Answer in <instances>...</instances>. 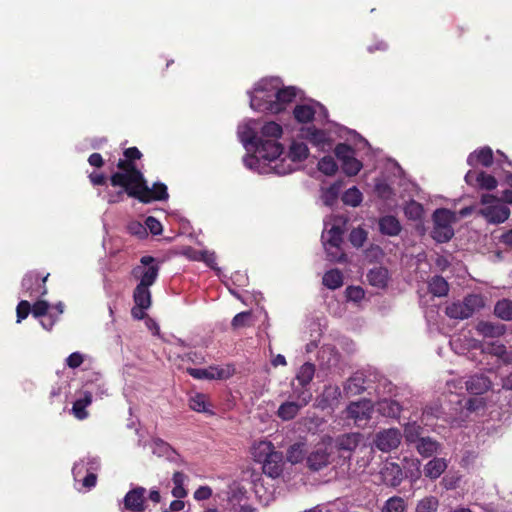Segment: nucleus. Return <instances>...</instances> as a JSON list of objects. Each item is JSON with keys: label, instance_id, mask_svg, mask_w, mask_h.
<instances>
[{"label": "nucleus", "instance_id": "3c124183", "mask_svg": "<svg viewBox=\"0 0 512 512\" xmlns=\"http://www.w3.org/2000/svg\"><path fill=\"white\" fill-rule=\"evenodd\" d=\"M342 171L347 176H355L357 175L360 170L362 169L363 165L361 161L355 158V156L351 157L350 159H347L343 163H341Z\"/></svg>", "mask_w": 512, "mask_h": 512}, {"label": "nucleus", "instance_id": "39448f33", "mask_svg": "<svg viewBox=\"0 0 512 512\" xmlns=\"http://www.w3.org/2000/svg\"><path fill=\"white\" fill-rule=\"evenodd\" d=\"M159 271L160 266L154 257L142 256L140 264L132 268L131 276L139 280L140 285L152 286L158 278Z\"/></svg>", "mask_w": 512, "mask_h": 512}, {"label": "nucleus", "instance_id": "ddd939ff", "mask_svg": "<svg viewBox=\"0 0 512 512\" xmlns=\"http://www.w3.org/2000/svg\"><path fill=\"white\" fill-rule=\"evenodd\" d=\"M297 92L295 87L289 86L284 88H279L275 85L274 91V103L269 104L270 113L278 114L285 110L286 105L292 103L296 98Z\"/></svg>", "mask_w": 512, "mask_h": 512}, {"label": "nucleus", "instance_id": "338daca9", "mask_svg": "<svg viewBox=\"0 0 512 512\" xmlns=\"http://www.w3.org/2000/svg\"><path fill=\"white\" fill-rule=\"evenodd\" d=\"M84 361V357L79 352H73L66 359V364L69 368L76 369L81 366Z\"/></svg>", "mask_w": 512, "mask_h": 512}, {"label": "nucleus", "instance_id": "774afa93", "mask_svg": "<svg viewBox=\"0 0 512 512\" xmlns=\"http://www.w3.org/2000/svg\"><path fill=\"white\" fill-rule=\"evenodd\" d=\"M124 158L135 163L136 160H140L143 156L142 152L137 147H129L123 151Z\"/></svg>", "mask_w": 512, "mask_h": 512}, {"label": "nucleus", "instance_id": "79ce46f5", "mask_svg": "<svg viewBox=\"0 0 512 512\" xmlns=\"http://www.w3.org/2000/svg\"><path fill=\"white\" fill-rule=\"evenodd\" d=\"M432 238L438 243H446L454 236L452 226H433Z\"/></svg>", "mask_w": 512, "mask_h": 512}, {"label": "nucleus", "instance_id": "603ef678", "mask_svg": "<svg viewBox=\"0 0 512 512\" xmlns=\"http://www.w3.org/2000/svg\"><path fill=\"white\" fill-rule=\"evenodd\" d=\"M439 501L434 496H428L421 499L417 506L416 512H435L438 508Z\"/></svg>", "mask_w": 512, "mask_h": 512}, {"label": "nucleus", "instance_id": "c03bdc74", "mask_svg": "<svg viewBox=\"0 0 512 512\" xmlns=\"http://www.w3.org/2000/svg\"><path fill=\"white\" fill-rule=\"evenodd\" d=\"M286 457L292 464L302 462L305 457V444L298 442L291 445L287 450Z\"/></svg>", "mask_w": 512, "mask_h": 512}, {"label": "nucleus", "instance_id": "37998d69", "mask_svg": "<svg viewBox=\"0 0 512 512\" xmlns=\"http://www.w3.org/2000/svg\"><path fill=\"white\" fill-rule=\"evenodd\" d=\"M423 428L417 422L407 423L404 427V437L408 443H416L422 438Z\"/></svg>", "mask_w": 512, "mask_h": 512}, {"label": "nucleus", "instance_id": "5701e85b", "mask_svg": "<svg viewBox=\"0 0 512 512\" xmlns=\"http://www.w3.org/2000/svg\"><path fill=\"white\" fill-rule=\"evenodd\" d=\"M476 331L484 337L495 338L502 336L506 332V326L490 321H480L476 325Z\"/></svg>", "mask_w": 512, "mask_h": 512}, {"label": "nucleus", "instance_id": "2f4dec72", "mask_svg": "<svg viewBox=\"0 0 512 512\" xmlns=\"http://www.w3.org/2000/svg\"><path fill=\"white\" fill-rule=\"evenodd\" d=\"M415 444L419 454L426 458L434 455L439 447V443L430 437H422Z\"/></svg>", "mask_w": 512, "mask_h": 512}, {"label": "nucleus", "instance_id": "f03ea898", "mask_svg": "<svg viewBox=\"0 0 512 512\" xmlns=\"http://www.w3.org/2000/svg\"><path fill=\"white\" fill-rule=\"evenodd\" d=\"M244 141L255 147V155L248 156L244 159L246 166L252 167L258 159L268 161L276 160L283 152V146L275 139H262L258 137V133L248 129Z\"/></svg>", "mask_w": 512, "mask_h": 512}, {"label": "nucleus", "instance_id": "0eeeda50", "mask_svg": "<svg viewBox=\"0 0 512 512\" xmlns=\"http://www.w3.org/2000/svg\"><path fill=\"white\" fill-rule=\"evenodd\" d=\"M343 233L340 226L333 225L326 234L322 235L323 244L330 260L341 261L345 256L340 253Z\"/></svg>", "mask_w": 512, "mask_h": 512}, {"label": "nucleus", "instance_id": "ea45409f", "mask_svg": "<svg viewBox=\"0 0 512 512\" xmlns=\"http://www.w3.org/2000/svg\"><path fill=\"white\" fill-rule=\"evenodd\" d=\"M152 450L153 453L157 456L166 457L168 459L172 458V456L176 454L174 448L169 443L160 438L153 440Z\"/></svg>", "mask_w": 512, "mask_h": 512}, {"label": "nucleus", "instance_id": "13d9d810", "mask_svg": "<svg viewBox=\"0 0 512 512\" xmlns=\"http://www.w3.org/2000/svg\"><path fill=\"white\" fill-rule=\"evenodd\" d=\"M189 406L196 412H206V396L204 394H196L190 398Z\"/></svg>", "mask_w": 512, "mask_h": 512}, {"label": "nucleus", "instance_id": "052dcab7", "mask_svg": "<svg viewBox=\"0 0 512 512\" xmlns=\"http://www.w3.org/2000/svg\"><path fill=\"white\" fill-rule=\"evenodd\" d=\"M250 318H251L250 311L240 312L234 316V318L232 319L231 325L235 329L249 326Z\"/></svg>", "mask_w": 512, "mask_h": 512}, {"label": "nucleus", "instance_id": "a211bd4d", "mask_svg": "<svg viewBox=\"0 0 512 512\" xmlns=\"http://www.w3.org/2000/svg\"><path fill=\"white\" fill-rule=\"evenodd\" d=\"M493 159L492 149L485 146L470 153L467 158V164L471 167H476L477 165L490 167L493 164Z\"/></svg>", "mask_w": 512, "mask_h": 512}, {"label": "nucleus", "instance_id": "f8f14e48", "mask_svg": "<svg viewBox=\"0 0 512 512\" xmlns=\"http://www.w3.org/2000/svg\"><path fill=\"white\" fill-rule=\"evenodd\" d=\"M402 435L397 428L379 431L374 439V445L382 452H390L396 449L401 442Z\"/></svg>", "mask_w": 512, "mask_h": 512}, {"label": "nucleus", "instance_id": "b1692460", "mask_svg": "<svg viewBox=\"0 0 512 512\" xmlns=\"http://www.w3.org/2000/svg\"><path fill=\"white\" fill-rule=\"evenodd\" d=\"M378 224L380 232L387 236H397L402 229L399 220L392 215L381 217Z\"/></svg>", "mask_w": 512, "mask_h": 512}, {"label": "nucleus", "instance_id": "4468645a", "mask_svg": "<svg viewBox=\"0 0 512 512\" xmlns=\"http://www.w3.org/2000/svg\"><path fill=\"white\" fill-rule=\"evenodd\" d=\"M478 214L491 224L504 223L510 216V209L500 202L479 209Z\"/></svg>", "mask_w": 512, "mask_h": 512}, {"label": "nucleus", "instance_id": "6e6d98bb", "mask_svg": "<svg viewBox=\"0 0 512 512\" xmlns=\"http://www.w3.org/2000/svg\"><path fill=\"white\" fill-rule=\"evenodd\" d=\"M479 176H480V180H479L477 188L491 191L497 187L498 182L494 176L487 174L484 171H480Z\"/></svg>", "mask_w": 512, "mask_h": 512}, {"label": "nucleus", "instance_id": "6ab92c4d", "mask_svg": "<svg viewBox=\"0 0 512 512\" xmlns=\"http://www.w3.org/2000/svg\"><path fill=\"white\" fill-rule=\"evenodd\" d=\"M361 439L362 435L360 433L342 434L335 439V447L339 452H347L350 454L357 448Z\"/></svg>", "mask_w": 512, "mask_h": 512}, {"label": "nucleus", "instance_id": "72a5a7b5", "mask_svg": "<svg viewBox=\"0 0 512 512\" xmlns=\"http://www.w3.org/2000/svg\"><path fill=\"white\" fill-rule=\"evenodd\" d=\"M428 289L434 296L444 297L449 292V284L442 276L436 275L429 281Z\"/></svg>", "mask_w": 512, "mask_h": 512}, {"label": "nucleus", "instance_id": "dca6fc26", "mask_svg": "<svg viewBox=\"0 0 512 512\" xmlns=\"http://www.w3.org/2000/svg\"><path fill=\"white\" fill-rule=\"evenodd\" d=\"M144 487L138 486L127 492L124 497V507L131 512H143L145 510Z\"/></svg>", "mask_w": 512, "mask_h": 512}, {"label": "nucleus", "instance_id": "20e7f679", "mask_svg": "<svg viewBox=\"0 0 512 512\" xmlns=\"http://www.w3.org/2000/svg\"><path fill=\"white\" fill-rule=\"evenodd\" d=\"M484 307V300L481 295L469 294L463 301L453 302L446 307V315L453 319H467L476 311Z\"/></svg>", "mask_w": 512, "mask_h": 512}, {"label": "nucleus", "instance_id": "c756f323", "mask_svg": "<svg viewBox=\"0 0 512 512\" xmlns=\"http://www.w3.org/2000/svg\"><path fill=\"white\" fill-rule=\"evenodd\" d=\"M447 463L443 458H434L424 467V475L430 479H437L446 470Z\"/></svg>", "mask_w": 512, "mask_h": 512}, {"label": "nucleus", "instance_id": "2eb2a0df", "mask_svg": "<svg viewBox=\"0 0 512 512\" xmlns=\"http://www.w3.org/2000/svg\"><path fill=\"white\" fill-rule=\"evenodd\" d=\"M383 483L390 487H397L404 479L402 468L395 462H386L380 471Z\"/></svg>", "mask_w": 512, "mask_h": 512}, {"label": "nucleus", "instance_id": "bb28decb", "mask_svg": "<svg viewBox=\"0 0 512 512\" xmlns=\"http://www.w3.org/2000/svg\"><path fill=\"white\" fill-rule=\"evenodd\" d=\"M302 134L311 144L322 149L326 144H328L327 133L322 129L308 127L307 129L302 130Z\"/></svg>", "mask_w": 512, "mask_h": 512}, {"label": "nucleus", "instance_id": "c85d7f7f", "mask_svg": "<svg viewBox=\"0 0 512 512\" xmlns=\"http://www.w3.org/2000/svg\"><path fill=\"white\" fill-rule=\"evenodd\" d=\"M389 272L385 267L379 266L371 269L367 274V280L370 285L383 288L387 285Z\"/></svg>", "mask_w": 512, "mask_h": 512}, {"label": "nucleus", "instance_id": "4c0bfd02", "mask_svg": "<svg viewBox=\"0 0 512 512\" xmlns=\"http://www.w3.org/2000/svg\"><path fill=\"white\" fill-rule=\"evenodd\" d=\"M308 155L309 149L305 143L294 141L291 144L288 156L293 162H301L305 160Z\"/></svg>", "mask_w": 512, "mask_h": 512}, {"label": "nucleus", "instance_id": "de8ad7c7", "mask_svg": "<svg viewBox=\"0 0 512 512\" xmlns=\"http://www.w3.org/2000/svg\"><path fill=\"white\" fill-rule=\"evenodd\" d=\"M406 504L399 496L390 497L382 507V512H405Z\"/></svg>", "mask_w": 512, "mask_h": 512}, {"label": "nucleus", "instance_id": "09e8293b", "mask_svg": "<svg viewBox=\"0 0 512 512\" xmlns=\"http://www.w3.org/2000/svg\"><path fill=\"white\" fill-rule=\"evenodd\" d=\"M317 166L319 171L327 176H333L338 170V165L332 156H324Z\"/></svg>", "mask_w": 512, "mask_h": 512}, {"label": "nucleus", "instance_id": "7c9ffc66", "mask_svg": "<svg viewBox=\"0 0 512 512\" xmlns=\"http://www.w3.org/2000/svg\"><path fill=\"white\" fill-rule=\"evenodd\" d=\"M315 109L308 104H298L293 109V116L299 123H309L314 120Z\"/></svg>", "mask_w": 512, "mask_h": 512}, {"label": "nucleus", "instance_id": "f3484780", "mask_svg": "<svg viewBox=\"0 0 512 512\" xmlns=\"http://www.w3.org/2000/svg\"><path fill=\"white\" fill-rule=\"evenodd\" d=\"M284 456L281 451H275L270 457L262 464V471L268 477L273 479L278 478L283 473Z\"/></svg>", "mask_w": 512, "mask_h": 512}, {"label": "nucleus", "instance_id": "423d86ee", "mask_svg": "<svg viewBox=\"0 0 512 512\" xmlns=\"http://www.w3.org/2000/svg\"><path fill=\"white\" fill-rule=\"evenodd\" d=\"M275 85L273 81H261L254 89V94L250 97V106L252 109L259 112H269V104L274 103Z\"/></svg>", "mask_w": 512, "mask_h": 512}, {"label": "nucleus", "instance_id": "f704fd0d", "mask_svg": "<svg viewBox=\"0 0 512 512\" xmlns=\"http://www.w3.org/2000/svg\"><path fill=\"white\" fill-rule=\"evenodd\" d=\"M301 408L303 407L293 400L286 401L279 406L277 415L282 420H292L297 416Z\"/></svg>", "mask_w": 512, "mask_h": 512}, {"label": "nucleus", "instance_id": "58836bf2", "mask_svg": "<svg viewBox=\"0 0 512 512\" xmlns=\"http://www.w3.org/2000/svg\"><path fill=\"white\" fill-rule=\"evenodd\" d=\"M494 314L502 320H512V300H499L494 307Z\"/></svg>", "mask_w": 512, "mask_h": 512}, {"label": "nucleus", "instance_id": "9b49d317", "mask_svg": "<svg viewBox=\"0 0 512 512\" xmlns=\"http://www.w3.org/2000/svg\"><path fill=\"white\" fill-rule=\"evenodd\" d=\"M150 286H143L137 284L133 291V301L135 303L131 310V314L135 319H143L145 317V310L151 306V292Z\"/></svg>", "mask_w": 512, "mask_h": 512}, {"label": "nucleus", "instance_id": "4d7b16f0", "mask_svg": "<svg viewBox=\"0 0 512 512\" xmlns=\"http://www.w3.org/2000/svg\"><path fill=\"white\" fill-rule=\"evenodd\" d=\"M375 192L377 196L383 200H390L394 196L393 189L385 182L376 183Z\"/></svg>", "mask_w": 512, "mask_h": 512}, {"label": "nucleus", "instance_id": "8fccbe9b", "mask_svg": "<svg viewBox=\"0 0 512 512\" xmlns=\"http://www.w3.org/2000/svg\"><path fill=\"white\" fill-rule=\"evenodd\" d=\"M404 214L410 220H419L423 215V206L415 200H411L404 207Z\"/></svg>", "mask_w": 512, "mask_h": 512}, {"label": "nucleus", "instance_id": "680f3d73", "mask_svg": "<svg viewBox=\"0 0 512 512\" xmlns=\"http://www.w3.org/2000/svg\"><path fill=\"white\" fill-rule=\"evenodd\" d=\"M49 303L45 300H38L31 306V313L35 318L45 316L49 310Z\"/></svg>", "mask_w": 512, "mask_h": 512}, {"label": "nucleus", "instance_id": "e433bc0d", "mask_svg": "<svg viewBox=\"0 0 512 512\" xmlns=\"http://www.w3.org/2000/svg\"><path fill=\"white\" fill-rule=\"evenodd\" d=\"M282 133V127L278 123L271 121L262 126L258 137H262V139L278 140L282 136Z\"/></svg>", "mask_w": 512, "mask_h": 512}, {"label": "nucleus", "instance_id": "e2e57ef3", "mask_svg": "<svg viewBox=\"0 0 512 512\" xmlns=\"http://www.w3.org/2000/svg\"><path fill=\"white\" fill-rule=\"evenodd\" d=\"M31 313V304L27 300H21L16 307L17 323H20Z\"/></svg>", "mask_w": 512, "mask_h": 512}, {"label": "nucleus", "instance_id": "a18cd8bd", "mask_svg": "<svg viewBox=\"0 0 512 512\" xmlns=\"http://www.w3.org/2000/svg\"><path fill=\"white\" fill-rule=\"evenodd\" d=\"M363 195L357 187H351L346 190L342 196V201L344 204L357 207L362 202Z\"/></svg>", "mask_w": 512, "mask_h": 512}, {"label": "nucleus", "instance_id": "9d476101", "mask_svg": "<svg viewBox=\"0 0 512 512\" xmlns=\"http://www.w3.org/2000/svg\"><path fill=\"white\" fill-rule=\"evenodd\" d=\"M49 274L41 277L36 272L27 273L22 279V288L25 294L30 297H42L47 294L46 280Z\"/></svg>", "mask_w": 512, "mask_h": 512}, {"label": "nucleus", "instance_id": "6e6552de", "mask_svg": "<svg viewBox=\"0 0 512 512\" xmlns=\"http://www.w3.org/2000/svg\"><path fill=\"white\" fill-rule=\"evenodd\" d=\"M332 447L325 443L317 444L306 457V465L311 471H319L331 463Z\"/></svg>", "mask_w": 512, "mask_h": 512}, {"label": "nucleus", "instance_id": "f257e3e1", "mask_svg": "<svg viewBox=\"0 0 512 512\" xmlns=\"http://www.w3.org/2000/svg\"><path fill=\"white\" fill-rule=\"evenodd\" d=\"M117 168L120 170L113 173L110 176V184L113 187H121L123 191H118L114 195H110L108 202L116 203L123 198V194L126 193L129 196L130 189H135L140 181L144 178V174L137 167L136 163L127 160L126 158L119 159L117 162Z\"/></svg>", "mask_w": 512, "mask_h": 512}, {"label": "nucleus", "instance_id": "c9c22d12", "mask_svg": "<svg viewBox=\"0 0 512 512\" xmlns=\"http://www.w3.org/2000/svg\"><path fill=\"white\" fill-rule=\"evenodd\" d=\"M322 282L327 288L335 290L343 285V275L340 270L331 269L324 274Z\"/></svg>", "mask_w": 512, "mask_h": 512}, {"label": "nucleus", "instance_id": "a19ab883", "mask_svg": "<svg viewBox=\"0 0 512 512\" xmlns=\"http://www.w3.org/2000/svg\"><path fill=\"white\" fill-rule=\"evenodd\" d=\"M315 374V365L306 362L298 370L296 380L299 384L309 385Z\"/></svg>", "mask_w": 512, "mask_h": 512}, {"label": "nucleus", "instance_id": "5fc2aeb1", "mask_svg": "<svg viewBox=\"0 0 512 512\" xmlns=\"http://www.w3.org/2000/svg\"><path fill=\"white\" fill-rule=\"evenodd\" d=\"M334 153H335L336 157L338 158V160L341 161V163H343L347 159H350L351 157H353L355 154V151L353 150V148L350 145H348L346 143H339L336 145V147L334 149Z\"/></svg>", "mask_w": 512, "mask_h": 512}, {"label": "nucleus", "instance_id": "1a4fd4ad", "mask_svg": "<svg viewBox=\"0 0 512 512\" xmlns=\"http://www.w3.org/2000/svg\"><path fill=\"white\" fill-rule=\"evenodd\" d=\"M347 417L353 419L358 427L365 425L372 416L374 411L373 404L368 399L351 402L347 409Z\"/></svg>", "mask_w": 512, "mask_h": 512}, {"label": "nucleus", "instance_id": "393cba45", "mask_svg": "<svg viewBox=\"0 0 512 512\" xmlns=\"http://www.w3.org/2000/svg\"><path fill=\"white\" fill-rule=\"evenodd\" d=\"M366 379L362 373H354L344 384V391L348 395H359L366 390Z\"/></svg>", "mask_w": 512, "mask_h": 512}, {"label": "nucleus", "instance_id": "864d4df0", "mask_svg": "<svg viewBox=\"0 0 512 512\" xmlns=\"http://www.w3.org/2000/svg\"><path fill=\"white\" fill-rule=\"evenodd\" d=\"M367 231L363 228H354L349 235V240L351 244L356 247L360 248L364 245L365 241L367 240Z\"/></svg>", "mask_w": 512, "mask_h": 512}, {"label": "nucleus", "instance_id": "a878e982", "mask_svg": "<svg viewBox=\"0 0 512 512\" xmlns=\"http://www.w3.org/2000/svg\"><path fill=\"white\" fill-rule=\"evenodd\" d=\"M377 411L384 417L398 418L402 411V406L393 399H382L377 403Z\"/></svg>", "mask_w": 512, "mask_h": 512}, {"label": "nucleus", "instance_id": "7ed1b4c3", "mask_svg": "<svg viewBox=\"0 0 512 512\" xmlns=\"http://www.w3.org/2000/svg\"><path fill=\"white\" fill-rule=\"evenodd\" d=\"M134 188L135 189H130L129 197L137 199L143 204L154 201H166L169 198L168 189L164 183L155 182L152 187H149L145 177Z\"/></svg>", "mask_w": 512, "mask_h": 512}, {"label": "nucleus", "instance_id": "4be33fe9", "mask_svg": "<svg viewBox=\"0 0 512 512\" xmlns=\"http://www.w3.org/2000/svg\"><path fill=\"white\" fill-rule=\"evenodd\" d=\"M341 397L340 387L337 385H327L324 387V390L319 399V406L322 409L332 408L336 406Z\"/></svg>", "mask_w": 512, "mask_h": 512}, {"label": "nucleus", "instance_id": "0e129e2a", "mask_svg": "<svg viewBox=\"0 0 512 512\" xmlns=\"http://www.w3.org/2000/svg\"><path fill=\"white\" fill-rule=\"evenodd\" d=\"M145 228L153 235H160L163 230L161 222L153 216H148L145 219Z\"/></svg>", "mask_w": 512, "mask_h": 512}, {"label": "nucleus", "instance_id": "bf43d9fd", "mask_svg": "<svg viewBox=\"0 0 512 512\" xmlns=\"http://www.w3.org/2000/svg\"><path fill=\"white\" fill-rule=\"evenodd\" d=\"M211 369H213V371H211V374L213 375V379H219V380L228 379L234 373V368L230 365L226 366L225 368L211 366Z\"/></svg>", "mask_w": 512, "mask_h": 512}, {"label": "nucleus", "instance_id": "cd10ccee", "mask_svg": "<svg viewBox=\"0 0 512 512\" xmlns=\"http://www.w3.org/2000/svg\"><path fill=\"white\" fill-rule=\"evenodd\" d=\"M292 394L291 398L302 407H305L312 399V392L309 385L291 383Z\"/></svg>", "mask_w": 512, "mask_h": 512}, {"label": "nucleus", "instance_id": "aec40b11", "mask_svg": "<svg viewBox=\"0 0 512 512\" xmlns=\"http://www.w3.org/2000/svg\"><path fill=\"white\" fill-rule=\"evenodd\" d=\"M466 389L473 395H481L491 388L490 379L483 374L471 376L466 382Z\"/></svg>", "mask_w": 512, "mask_h": 512}, {"label": "nucleus", "instance_id": "412c9836", "mask_svg": "<svg viewBox=\"0 0 512 512\" xmlns=\"http://www.w3.org/2000/svg\"><path fill=\"white\" fill-rule=\"evenodd\" d=\"M275 447L270 441H258L251 447V455L255 462L263 464L275 452Z\"/></svg>", "mask_w": 512, "mask_h": 512}, {"label": "nucleus", "instance_id": "473e14b6", "mask_svg": "<svg viewBox=\"0 0 512 512\" xmlns=\"http://www.w3.org/2000/svg\"><path fill=\"white\" fill-rule=\"evenodd\" d=\"M92 403V394L90 392H86L83 398L77 399L73 403L72 413L73 415L79 419L84 420L88 417V412L86 408Z\"/></svg>", "mask_w": 512, "mask_h": 512}, {"label": "nucleus", "instance_id": "49530a36", "mask_svg": "<svg viewBox=\"0 0 512 512\" xmlns=\"http://www.w3.org/2000/svg\"><path fill=\"white\" fill-rule=\"evenodd\" d=\"M453 213L448 209L440 208L433 213V226H452Z\"/></svg>", "mask_w": 512, "mask_h": 512}, {"label": "nucleus", "instance_id": "69168bd1", "mask_svg": "<svg viewBox=\"0 0 512 512\" xmlns=\"http://www.w3.org/2000/svg\"><path fill=\"white\" fill-rule=\"evenodd\" d=\"M211 366L207 369H197V368H188L187 372L190 376H192L195 379H213V375L211 374Z\"/></svg>", "mask_w": 512, "mask_h": 512}]
</instances>
